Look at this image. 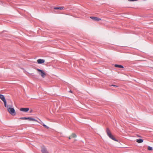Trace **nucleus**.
<instances>
[{
    "mask_svg": "<svg viewBox=\"0 0 153 153\" xmlns=\"http://www.w3.org/2000/svg\"><path fill=\"white\" fill-rule=\"evenodd\" d=\"M37 62L38 63L42 64L45 62V60L43 59H39L37 60Z\"/></svg>",
    "mask_w": 153,
    "mask_h": 153,
    "instance_id": "7",
    "label": "nucleus"
},
{
    "mask_svg": "<svg viewBox=\"0 0 153 153\" xmlns=\"http://www.w3.org/2000/svg\"><path fill=\"white\" fill-rule=\"evenodd\" d=\"M143 140L141 139H137L136 140L137 142L139 143H142L143 142Z\"/></svg>",
    "mask_w": 153,
    "mask_h": 153,
    "instance_id": "11",
    "label": "nucleus"
},
{
    "mask_svg": "<svg viewBox=\"0 0 153 153\" xmlns=\"http://www.w3.org/2000/svg\"><path fill=\"white\" fill-rule=\"evenodd\" d=\"M148 149L149 150H152V148L151 146H149L148 147Z\"/></svg>",
    "mask_w": 153,
    "mask_h": 153,
    "instance_id": "14",
    "label": "nucleus"
},
{
    "mask_svg": "<svg viewBox=\"0 0 153 153\" xmlns=\"http://www.w3.org/2000/svg\"><path fill=\"white\" fill-rule=\"evenodd\" d=\"M40 121V122H39L38 121L37 122H38V123H40L42 125H43V124H44L43 123L41 120Z\"/></svg>",
    "mask_w": 153,
    "mask_h": 153,
    "instance_id": "17",
    "label": "nucleus"
},
{
    "mask_svg": "<svg viewBox=\"0 0 153 153\" xmlns=\"http://www.w3.org/2000/svg\"><path fill=\"white\" fill-rule=\"evenodd\" d=\"M21 120H28L30 121H37V120L35 119L32 118L30 117H22L19 118Z\"/></svg>",
    "mask_w": 153,
    "mask_h": 153,
    "instance_id": "3",
    "label": "nucleus"
},
{
    "mask_svg": "<svg viewBox=\"0 0 153 153\" xmlns=\"http://www.w3.org/2000/svg\"><path fill=\"white\" fill-rule=\"evenodd\" d=\"M64 7H55L54 8V9H59V10H62L63 9Z\"/></svg>",
    "mask_w": 153,
    "mask_h": 153,
    "instance_id": "12",
    "label": "nucleus"
},
{
    "mask_svg": "<svg viewBox=\"0 0 153 153\" xmlns=\"http://www.w3.org/2000/svg\"><path fill=\"white\" fill-rule=\"evenodd\" d=\"M37 70L39 72H40L39 74L41 75V76L42 78H44L45 77L46 75V74L43 70L38 68L37 69Z\"/></svg>",
    "mask_w": 153,
    "mask_h": 153,
    "instance_id": "5",
    "label": "nucleus"
},
{
    "mask_svg": "<svg viewBox=\"0 0 153 153\" xmlns=\"http://www.w3.org/2000/svg\"><path fill=\"white\" fill-rule=\"evenodd\" d=\"M90 18L95 21H99L101 20L100 19L96 17H90Z\"/></svg>",
    "mask_w": 153,
    "mask_h": 153,
    "instance_id": "6",
    "label": "nucleus"
},
{
    "mask_svg": "<svg viewBox=\"0 0 153 153\" xmlns=\"http://www.w3.org/2000/svg\"><path fill=\"white\" fill-rule=\"evenodd\" d=\"M71 138H72V137H71V136H70V137H69V139H71Z\"/></svg>",
    "mask_w": 153,
    "mask_h": 153,
    "instance_id": "18",
    "label": "nucleus"
},
{
    "mask_svg": "<svg viewBox=\"0 0 153 153\" xmlns=\"http://www.w3.org/2000/svg\"><path fill=\"white\" fill-rule=\"evenodd\" d=\"M110 86H114V87H118L116 85H110Z\"/></svg>",
    "mask_w": 153,
    "mask_h": 153,
    "instance_id": "16",
    "label": "nucleus"
},
{
    "mask_svg": "<svg viewBox=\"0 0 153 153\" xmlns=\"http://www.w3.org/2000/svg\"><path fill=\"white\" fill-rule=\"evenodd\" d=\"M106 132L110 138L114 141H117V140L113 137L108 128H107Z\"/></svg>",
    "mask_w": 153,
    "mask_h": 153,
    "instance_id": "2",
    "label": "nucleus"
},
{
    "mask_svg": "<svg viewBox=\"0 0 153 153\" xmlns=\"http://www.w3.org/2000/svg\"><path fill=\"white\" fill-rule=\"evenodd\" d=\"M69 92H71V93H72V91H71V90L69 91Z\"/></svg>",
    "mask_w": 153,
    "mask_h": 153,
    "instance_id": "19",
    "label": "nucleus"
},
{
    "mask_svg": "<svg viewBox=\"0 0 153 153\" xmlns=\"http://www.w3.org/2000/svg\"><path fill=\"white\" fill-rule=\"evenodd\" d=\"M29 110V108H21L20 109V110L21 111L25 112H27Z\"/></svg>",
    "mask_w": 153,
    "mask_h": 153,
    "instance_id": "8",
    "label": "nucleus"
},
{
    "mask_svg": "<svg viewBox=\"0 0 153 153\" xmlns=\"http://www.w3.org/2000/svg\"><path fill=\"white\" fill-rule=\"evenodd\" d=\"M32 111V110H31L30 111V112L31 113Z\"/></svg>",
    "mask_w": 153,
    "mask_h": 153,
    "instance_id": "20",
    "label": "nucleus"
},
{
    "mask_svg": "<svg viewBox=\"0 0 153 153\" xmlns=\"http://www.w3.org/2000/svg\"><path fill=\"white\" fill-rule=\"evenodd\" d=\"M0 98L4 102V106L5 107L7 106V102L5 100V98L4 96L0 94Z\"/></svg>",
    "mask_w": 153,
    "mask_h": 153,
    "instance_id": "4",
    "label": "nucleus"
},
{
    "mask_svg": "<svg viewBox=\"0 0 153 153\" xmlns=\"http://www.w3.org/2000/svg\"><path fill=\"white\" fill-rule=\"evenodd\" d=\"M43 126L45 128H46L47 129L49 128V127L48 126H46V125H45V124H43Z\"/></svg>",
    "mask_w": 153,
    "mask_h": 153,
    "instance_id": "15",
    "label": "nucleus"
},
{
    "mask_svg": "<svg viewBox=\"0 0 153 153\" xmlns=\"http://www.w3.org/2000/svg\"><path fill=\"white\" fill-rule=\"evenodd\" d=\"M42 153H48L46 148L45 147L42 148Z\"/></svg>",
    "mask_w": 153,
    "mask_h": 153,
    "instance_id": "9",
    "label": "nucleus"
},
{
    "mask_svg": "<svg viewBox=\"0 0 153 153\" xmlns=\"http://www.w3.org/2000/svg\"><path fill=\"white\" fill-rule=\"evenodd\" d=\"M71 137L72 138H75L76 137V135L75 134L73 133L71 135Z\"/></svg>",
    "mask_w": 153,
    "mask_h": 153,
    "instance_id": "13",
    "label": "nucleus"
},
{
    "mask_svg": "<svg viewBox=\"0 0 153 153\" xmlns=\"http://www.w3.org/2000/svg\"><path fill=\"white\" fill-rule=\"evenodd\" d=\"M114 66L115 67L119 68H124V67L123 65H117V64L115 65Z\"/></svg>",
    "mask_w": 153,
    "mask_h": 153,
    "instance_id": "10",
    "label": "nucleus"
},
{
    "mask_svg": "<svg viewBox=\"0 0 153 153\" xmlns=\"http://www.w3.org/2000/svg\"><path fill=\"white\" fill-rule=\"evenodd\" d=\"M9 105H7V110L9 113L13 115H16V112L14 108H11V107L8 108Z\"/></svg>",
    "mask_w": 153,
    "mask_h": 153,
    "instance_id": "1",
    "label": "nucleus"
}]
</instances>
